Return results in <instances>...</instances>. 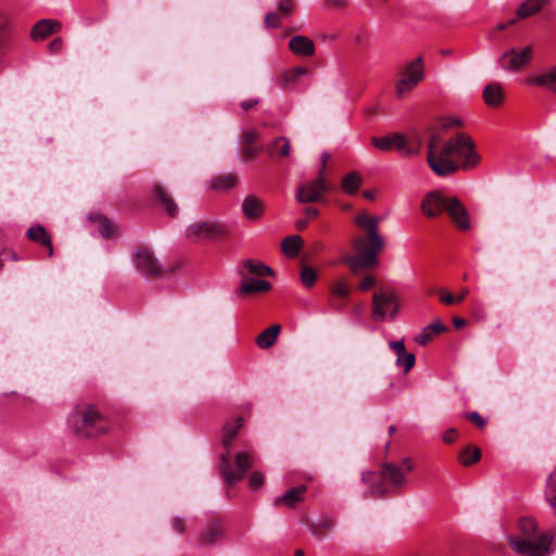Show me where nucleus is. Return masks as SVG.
Wrapping results in <instances>:
<instances>
[{"label": "nucleus", "instance_id": "nucleus-1", "mask_svg": "<svg viewBox=\"0 0 556 556\" xmlns=\"http://www.w3.org/2000/svg\"><path fill=\"white\" fill-rule=\"evenodd\" d=\"M381 220L382 217L371 216L367 212H361L355 217L354 223L364 231V235L355 238L353 242L357 255L345 260L354 274L362 268H371L378 264V254L386 245L384 238L379 233Z\"/></svg>", "mask_w": 556, "mask_h": 556}, {"label": "nucleus", "instance_id": "nucleus-2", "mask_svg": "<svg viewBox=\"0 0 556 556\" xmlns=\"http://www.w3.org/2000/svg\"><path fill=\"white\" fill-rule=\"evenodd\" d=\"M414 469V462L405 457L401 464L383 463L380 471L367 470L362 473V482L367 486L364 497H387L391 490L402 488L406 483V475Z\"/></svg>", "mask_w": 556, "mask_h": 556}, {"label": "nucleus", "instance_id": "nucleus-3", "mask_svg": "<svg viewBox=\"0 0 556 556\" xmlns=\"http://www.w3.org/2000/svg\"><path fill=\"white\" fill-rule=\"evenodd\" d=\"M555 541L556 531H540L536 521L531 517L520 518L518 534L509 536L511 548L528 556H548Z\"/></svg>", "mask_w": 556, "mask_h": 556}, {"label": "nucleus", "instance_id": "nucleus-4", "mask_svg": "<svg viewBox=\"0 0 556 556\" xmlns=\"http://www.w3.org/2000/svg\"><path fill=\"white\" fill-rule=\"evenodd\" d=\"M243 425V418L238 417L231 422H227L223 429V445L226 448V453L220 455L219 470L223 479L227 485H231L238 481H241L247 471L253 466L254 459L248 452H239L235 456L236 469L233 470L230 463L229 448L237 437L239 429Z\"/></svg>", "mask_w": 556, "mask_h": 556}, {"label": "nucleus", "instance_id": "nucleus-5", "mask_svg": "<svg viewBox=\"0 0 556 556\" xmlns=\"http://www.w3.org/2000/svg\"><path fill=\"white\" fill-rule=\"evenodd\" d=\"M421 211L428 217H437L446 212L458 229L467 230L470 227L468 212L463 203L457 198L445 197L440 191H431L425 195Z\"/></svg>", "mask_w": 556, "mask_h": 556}, {"label": "nucleus", "instance_id": "nucleus-6", "mask_svg": "<svg viewBox=\"0 0 556 556\" xmlns=\"http://www.w3.org/2000/svg\"><path fill=\"white\" fill-rule=\"evenodd\" d=\"M70 428L80 438L104 434L110 429L109 420L91 404H79L67 419Z\"/></svg>", "mask_w": 556, "mask_h": 556}, {"label": "nucleus", "instance_id": "nucleus-7", "mask_svg": "<svg viewBox=\"0 0 556 556\" xmlns=\"http://www.w3.org/2000/svg\"><path fill=\"white\" fill-rule=\"evenodd\" d=\"M473 140L465 132H458L451 138L443 147V160L454 161L452 155L456 156L457 170L459 168L468 170L473 168L480 162V155L475 150Z\"/></svg>", "mask_w": 556, "mask_h": 556}, {"label": "nucleus", "instance_id": "nucleus-8", "mask_svg": "<svg viewBox=\"0 0 556 556\" xmlns=\"http://www.w3.org/2000/svg\"><path fill=\"white\" fill-rule=\"evenodd\" d=\"M400 79L396 81L395 91L399 98H403L425 79L422 56H417L407 62L400 72Z\"/></svg>", "mask_w": 556, "mask_h": 556}, {"label": "nucleus", "instance_id": "nucleus-9", "mask_svg": "<svg viewBox=\"0 0 556 556\" xmlns=\"http://www.w3.org/2000/svg\"><path fill=\"white\" fill-rule=\"evenodd\" d=\"M227 233V227L215 220H198L190 224L186 229V237L192 243L214 241Z\"/></svg>", "mask_w": 556, "mask_h": 556}, {"label": "nucleus", "instance_id": "nucleus-10", "mask_svg": "<svg viewBox=\"0 0 556 556\" xmlns=\"http://www.w3.org/2000/svg\"><path fill=\"white\" fill-rule=\"evenodd\" d=\"M440 142V136L432 134L428 142L427 162L437 175L448 176L457 172L456 161L443 160V148L437 152Z\"/></svg>", "mask_w": 556, "mask_h": 556}, {"label": "nucleus", "instance_id": "nucleus-11", "mask_svg": "<svg viewBox=\"0 0 556 556\" xmlns=\"http://www.w3.org/2000/svg\"><path fill=\"white\" fill-rule=\"evenodd\" d=\"M396 296L393 292H376L372 296V318L382 321L386 318L393 319L397 313Z\"/></svg>", "mask_w": 556, "mask_h": 556}, {"label": "nucleus", "instance_id": "nucleus-12", "mask_svg": "<svg viewBox=\"0 0 556 556\" xmlns=\"http://www.w3.org/2000/svg\"><path fill=\"white\" fill-rule=\"evenodd\" d=\"M332 185L325 177L317 176L314 180L301 185L296 190V201L300 203H313L323 198L325 192L331 191Z\"/></svg>", "mask_w": 556, "mask_h": 556}, {"label": "nucleus", "instance_id": "nucleus-13", "mask_svg": "<svg viewBox=\"0 0 556 556\" xmlns=\"http://www.w3.org/2000/svg\"><path fill=\"white\" fill-rule=\"evenodd\" d=\"M226 533V522L225 520L217 516L212 515L208 517L205 526L201 530L199 534V544L206 546V545H213L220 540L224 539Z\"/></svg>", "mask_w": 556, "mask_h": 556}, {"label": "nucleus", "instance_id": "nucleus-14", "mask_svg": "<svg viewBox=\"0 0 556 556\" xmlns=\"http://www.w3.org/2000/svg\"><path fill=\"white\" fill-rule=\"evenodd\" d=\"M532 53L533 51L531 46H526L520 50L511 48L502 54L500 65L505 71H519L530 63Z\"/></svg>", "mask_w": 556, "mask_h": 556}, {"label": "nucleus", "instance_id": "nucleus-15", "mask_svg": "<svg viewBox=\"0 0 556 556\" xmlns=\"http://www.w3.org/2000/svg\"><path fill=\"white\" fill-rule=\"evenodd\" d=\"M135 264L146 277H157L162 274V266L149 248L141 247L136 251Z\"/></svg>", "mask_w": 556, "mask_h": 556}, {"label": "nucleus", "instance_id": "nucleus-16", "mask_svg": "<svg viewBox=\"0 0 556 556\" xmlns=\"http://www.w3.org/2000/svg\"><path fill=\"white\" fill-rule=\"evenodd\" d=\"M62 25L56 20L43 18L38 21L31 28L30 37L33 40H42L50 35L60 31Z\"/></svg>", "mask_w": 556, "mask_h": 556}, {"label": "nucleus", "instance_id": "nucleus-17", "mask_svg": "<svg viewBox=\"0 0 556 556\" xmlns=\"http://www.w3.org/2000/svg\"><path fill=\"white\" fill-rule=\"evenodd\" d=\"M273 274L274 271L269 266L265 265L261 261L255 260L243 261L239 269L240 277H266L271 276Z\"/></svg>", "mask_w": 556, "mask_h": 556}, {"label": "nucleus", "instance_id": "nucleus-18", "mask_svg": "<svg viewBox=\"0 0 556 556\" xmlns=\"http://www.w3.org/2000/svg\"><path fill=\"white\" fill-rule=\"evenodd\" d=\"M271 289V285L262 279H255L253 277H241V282L238 288V294H255L264 293Z\"/></svg>", "mask_w": 556, "mask_h": 556}, {"label": "nucleus", "instance_id": "nucleus-19", "mask_svg": "<svg viewBox=\"0 0 556 556\" xmlns=\"http://www.w3.org/2000/svg\"><path fill=\"white\" fill-rule=\"evenodd\" d=\"M265 211V204L255 195H248L242 202V213L251 222L262 218Z\"/></svg>", "mask_w": 556, "mask_h": 556}, {"label": "nucleus", "instance_id": "nucleus-20", "mask_svg": "<svg viewBox=\"0 0 556 556\" xmlns=\"http://www.w3.org/2000/svg\"><path fill=\"white\" fill-rule=\"evenodd\" d=\"M154 200L170 217H175L178 214V205L173 200L169 192L160 185H155L153 188Z\"/></svg>", "mask_w": 556, "mask_h": 556}, {"label": "nucleus", "instance_id": "nucleus-21", "mask_svg": "<svg viewBox=\"0 0 556 556\" xmlns=\"http://www.w3.org/2000/svg\"><path fill=\"white\" fill-rule=\"evenodd\" d=\"M527 83L531 86L544 87L556 94V65L539 75L529 77Z\"/></svg>", "mask_w": 556, "mask_h": 556}, {"label": "nucleus", "instance_id": "nucleus-22", "mask_svg": "<svg viewBox=\"0 0 556 556\" xmlns=\"http://www.w3.org/2000/svg\"><path fill=\"white\" fill-rule=\"evenodd\" d=\"M27 237L29 240L46 247L48 249L49 256L53 255L51 236L47 232L45 227L41 225L31 226L27 230Z\"/></svg>", "mask_w": 556, "mask_h": 556}, {"label": "nucleus", "instance_id": "nucleus-23", "mask_svg": "<svg viewBox=\"0 0 556 556\" xmlns=\"http://www.w3.org/2000/svg\"><path fill=\"white\" fill-rule=\"evenodd\" d=\"M290 50L298 55L309 56L314 54V42L306 36H295L289 41Z\"/></svg>", "mask_w": 556, "mask_h": 556}, {"label": "nucleus", "instance_id": "nucleus-24", "mask_svg": "<svg viewBox=\"0 0 556 556\" xmlns=\"http://www.w3.org/2000/svg\"><path fill=\"white\" fill-rule=\"evenodd\" d=\"M395 149L405 156H413L420 153L421 139L417 138L415 142H410L404 135L395 134Z\"/></svg>", "mask_w": 556, "mask_h": 556}, {"label": "nucleus", "instance_id": "nucleus-25", "mask_svg": "<svg viewBox=\"0 0 556 556\" xmlns=\"http://www.w3.org/2000/svg\"><path fill=\"white\" fill-rule=\"evenodd\" d=\"M266 151L270 157H288L291 153V143L286 137H277L268 143Z\"/></svg>", "mask_w": 556, "mask_h": 556}, {"label": "nucleus", "instance_id": "nucleus-26", "mask_svg": "<svg viewBox=\"0 0 556 556\" xmlns=\"http://www.w3.org/2000/svg\"><path fill=\"white\" fill-rule=\"evenodd\" d=\"M306 490L307 488L304 484L291 488L277 501V504L294 507L295 504L303 501Z\"/></svg>", "mask_w": 556, "mask_h": 556}, {"label": "nucleus", "instance_id": "nucleus-27", "mask_svg": "<svg viewBox=\"0 0 556 556\" xmlns=\"http://www.w3.org/2000/svg\"><path fill=\"white\" fill-rule=\"evenodd\" d=\"M281 330L280 325H274L267 329H265L263 332H261L256 338V344L261 349H269L271 348L278 338V334Z\"/></svg>", "mask_w": 556, "mask_h": 556}, {"label": "nucleus", "instance_id": "nucleus-28", "mask_svg": "<svg viewBox=\"0 0 556 556\" xmlns=\"http://www.w3.org/2000/svg\"><path fill=\"white\" fill-rule=\"evenodd\" d=\"M482 96L489 106H498L503 101V89L498 84H490L484 87Z\"/></svg>", "mask_w": 556, "mask_h": 556}, {"label": "nucleus", "instance_id": "nucleus-29", "mask_svg": "<svg viewBox=\"0 0 556 556\" xmlns=\"http://www.w3.org/2000/svg\"><path fill=\"white\" fill-rule=\"evenodd\" d=\"M238 182V178L232 174H220L214 176L210 181L208 186L213 190H229L233 188Z\"/></svg>", "mask_w": 556, "mask_h": 556}, {"label": "nucleus", "instance_id": "nucleus-30", "mask_svg": "<svg viewBox=\"0 0 556 556\" xmlns=\"http://www.w3.org/2000/svg\"><path fill=\"white\" fill-rule=\"evenodd\" d=\"M546 3V0H526L519 5L517 16L518 18L532 16L540 12Z\"/></svg>", "mask_w": 556, "mask_h": 556}, {"label": "nucleus", "instance_id": "nucleus-31", "mask_svg": "<svg viewBox=\"0 0 556 556\" xmlns=\"http://www.w3.org/2000/svg\"><path fill=\"white\" fill-rule=\"evenodd\" d=\"M303 244L300 236L293 235L286 237L281 242V250L288 257H295Z\"/></svg>", "mask_w": 556, "mask_h": 556}, {"label": "nucleus", "instance_id": "nucleus-32", "mask_svg": "<svg viewBox=\"0 0 556 556\" xmlns=\"http://www.w3.org/2000/svg\"><path fill=\"white\" fill-rule=\"evenodd\" d=\"M544 495L546 502L556 516V466L547 478Z\"/></svg>", "mask_w": 556, "mask_h": 556}, {"label": "nucleus", "instance_id": "nucleus-33", "mask_svg": "<svg viewBox=\"0 0 556 556\" xmlns=\"http://www.w3.org/2000/svg\"><path fill=\"white\" fill-rule=\"evenodd\" d=\"M308 73V70L305 67L296 66L286 71L281 77V86L283 88L292 87L296 84V81L304 75Z\"/></svg>", "mask_w": 556, "mask_h": 556}, {"label": "nucleus", "instance_id": "nucleus-34", "mask_svg": "<svg viewBox=\"0 0 556 556\" xmlns=\"http://www.w3.org/2000/svg\"><path fill=\"white\" fill-rule=\"evenodd\" d=\"M481 458V451L479 447L467 446L465 447L458 456V460L464 466H470L477 463Z\"/></svg>", "mask_w": 556, "mask_h": 556}, {"label": "nucleus", "instance_id": "nucleus-35", "mask_svg": "<svg viewBox=\"0 0 556 556\" xmlns=\"http://www.w3.org/2000/svg\"><path fill=\"white\" fill-rule=\"evenodd\" d=\"M362 184V178L357 173L348 174L342 180V190L346 194H354Z\"/></svg>", "mask_w": 556, "mask_h": 556}, {"label": "nucleus", "instance_id": "nucleus-36", "mask_svg": "<svg viewBox=\"0 0 556 556\" xmlns=\"http://www.w3.org/2000/svg\"><path fill=\"white\" fill-rule=\"evenodd\" d=\"M395 134L387 135L383 137H372L371 143L377 149H380L382 151H390L392 149H395L396 140Z\"/></svg>", "mask_w": 556, "mask_h": 556}, {"label": "nucleus", "instance_id": "nucleus-37", "mask_svg": "<svg viewBox=\"0 0 556 556\" xmlns=\"http://www.w3.org/2000/svg\"><path fill=\"white\" fill-rule=\"evenodd\" d=\"M10 36V22L7 14L0 12V56L2 55Z\"/></svg>", "mask_w": 556, "mask_h": 556}, {"label": "nucleus", "instance_id": "nucleus-38", "mask_svg": "<svg viewBox=\"0 0 556 556\" xmlns=\"http://www.w3.org/2000/svg\"><path fill=\"white\" fill-rule=\"evenodd\" d=\"M330 291L336 298L346 299L350 294L351 287L346 280L340 279L331 285Z\"/></svg>", "mask_w": 556, "mask_h": 556}, {"label": "nucleus", "instance_id": "nucleus-39", "mask_svg": "<svg viewBox=\"0 0 556 556\" xmlns=\"http://www.w3.org/2000/svg\"><path fill=\"white\" fill-rule=\"evenodd\" d=\"M317 277L318 274L313 267H302L300 280L305 288L311 289L315 285Z\"/></svg>", "mask_w": 556, "mask_h": 556}, {"label": "nucleus", "instance_id": "nucleus-40", "mask_svg": "<svg viewBox=\"0 0 556 556\" xmlns=\"http://www.w3.org/2000/svg\"><path fill=\"white\" fill-rule=\"evenodd\" d=\"M415 361V355L413 353H408L406 350L403 354L401 353L396 356V365L404 368L405 372H408L414 367Z\"/></svg>", "mask_w": 556, "mask_h": 556}, {"label": "nucleus", "instance_id": "nucleus-41", "mask_svg": "<svg viewBox=\"0 0 556 556\" xmlns=\"http://www.w3.org/2000/svg\"><path fill=\"white\" fill-rule=\"evenodd\" d=\"M333 528V522L329 518H325L320 520L317 525L312 527V533L319 540L325 538V531L331 530Z\"/></svg>", "mask_w": 556, "mask_h": 556}, {"label": "nucleus", "instance_id": "nucleus-42", "mask_svg": "<svg viewBox=\"0 0 556 556\" xmlns=\"http://www.w3.org/2000/svg\"><path fill=\"white\" fill-rule=\"evenodd\" d=\"M99 231L103 238H111L115 235V226L105 217L99 219Z\"/></svg>", "mask_w": 556, "mask_h": 556}, {"label": "nucleus", "instance_id": "nucleus-43", "mask_svg": "<svg viewBox=\"0 0 556 556\" xmlns=\"http://www.w3.org/2000/svg\"><path fill=\"white\" fill-rule=\"evenodd\" d=\"M260 134L255 129H244L242 131L241 140L243 146H254Z\"/></svg>", "mask_w": 556, "mask_h": 556}, {"label": "nucleus", "instance_id": "nucleus-44", "mask_svg": "<svg viewBox=\"0 0 556 556\" xmlns=\"http://www.w3.org/2000/svg\"><path fill=\"white\" fill-rule=\"evenodd\" d=\"M264 483V476L260 471H253L249 478V486L252 490L260 489Z\"/></svg>", "mask_w": 556, "mask_h": 556}, {"label": "nucleus", "instance_id": "nucleus-45", "mask_svg": "<svg viewBox=\"0 0 556 556\" xmlns=\"http://www.w3.org/2000/svg\"><path fill=\"white\" fill-rule=\"evenodd\" d=\"M5 260L18 261L20 257L17 256L16 252H14L13 250L8 249V248H0V270L3 267V262Z\"/></svg>", "mask_w": 556, "mask_h": 556}, {"label": "nucleus", "instance_id": "nucleus-46", "mask_svg": "<svg viewBox=\"0 0 556 556\" xmlns=\"http://www.w3.org/2000/svg\"><path fill=\"white\" fill-rule=\"evenodd\" d=\"M260 150H261V148L254 147L251 144L243 146L242 151H241L242 161L248 162L249 160L254 159L257 155V153L260 152Z\"/></svg>", "mask_w": 556, "mask_h": 556}, {"label": "nucleus", "instance_id": "nucleus-47", "mask_svg": "<svg viewBox=\"0 0 556 556\" xmlns=\"http://www.w3.org/2000/svg\"><path fill=\"white\" fill-rule=\"evenodd\" d=\"M264 22H265L266 27H268V28L280 27V17H279V14H277V13H274V12L267 13L265 15Z\"/></svg>", "mask_w": 556, "mask_h": 556}, {"label": "nucleus", "instance_id": "nucleus-48", "mask_svg": "<svg viewBox=\"0 0 556 556\" xmlns=\"http://www.w3.org/2000/svg\"><path fill=\"white\" fill-rule=\"evenodd\" d=\"M465 417L473 422L479 429H483L485 427L486 422L478 412L468 413Z\"/></svg>", "mask_w": 556, "mask_h": 556}, {"label": "nucleus", "instance_id": "nucleus-49", "mask_svg": "<svg viewBox=\"0 0 556 556\" xmlns=\"http://www.w3.org/2000/svg\"><path fill=\"white\" fill-rule=\"evenodd\" d=\"M438 293L440 295V301L445 305H454L457 303L455 295L445 291L444 289H439Z\"/></svg>", "mask_w": 556, "mask_h": 556}, {"label": "nucleus", "instance_id": "nucleus-50", "mask_svg": "<svg viewBox=\"0 0 556 556\" xmlns=\"http://www.w3.org/2000/svg\"><path fill=\"white\" fill-rule=\"evenodd\" d=\"M432 338L433 336L430 332V330L427 327H425L421 333L415 338V342L418 343L419 345H426L428 342L432 340Z\"/></svg>", "mask_w": 556, "mask_h": 556}, {"label": "nucleus", "instance_id": "nucleus-51", "mask_svg": "<svg viewBox=\"0 0 556 556\" xmlns=\"http://www.w3.org/2000/svg\"><path fill=\"white\" fill-rule=\"evenodd\" d=\"M294 8L293 0H280L278 2V10L282 15H289Z\"/></svg>", "mask_w": 556, "mask_h": 556}, {"label": "nucleus", "instance_id": "nucleus-52", "mask_svg": "<svg viewBox=\"0 0 556 556\" xmlns=\"http://www.w3.org/2000/svg\"><path fill=\"white\" fill-rule=\"evenodd\" d=\"M427 328L430 330L433 337L447 330V327L440 320L433 321L432 324L428 325Z\"/></svg>", "mask_w": 556, "mask_h": 556}, {"label": "nucleus", "instance_id": "nucleus-53", "mask_svg": "<svg viewBox=\"0 0 556 556\" xmlns=\"http://www.w3.org/2000/svg\"><path fill=\"white\" fill-rule=\"evenodd\" d=\"M376 283V279L372 275L366 276L358 285L361 291H367L372 288Z\"/></svg>", "mask_w": 556, "mask_h": 556}, {"label": "nucleus", "instance_id": "nucleus-54", "mask_svg": "<svg viewBox=\"0 0 556 556\" xmlns=\"http://www.w3.org/2000/svg\"><path fill=\"white\" fill-rule=\"evenodd\" d=\"M172 527L173 530L176 531L179 534H182L185 532V520L180 517H175L172 520Z\"/></svg>", "mask_w": 556, "mask_h": 556}, {"label": "nucleus", "instance_id": "nucleus-55", "mask_svg": "<svg viewBox=\"0 0 556 556\" xmlns=\"http://www.w3.org/2000/svg\"><path fill=\"white\" fill-rule=\"evenodd\" d=\"M389 346L396 353V356L401 353L403 354L404 351L406 350L403 340L390 341Z\"/></svg>", "mask_w": 556, "mask_h": 556}, {"label": "nucleus", "instance_id": "nucleus-56", "mask_svg": "<svg viewBox=\"0 0 556 556\" xmlns=\"http://www.w3.org/2000/svg\"><path fill=\"white\" fill-rule=\"evenodd\" d=\"M457 435V430L455 428H450L443 433V441L446 443H452L455 441Z\"/></svg>", "mask_w": 556, "mask_h": 556}, {"label": "nucleus", "instance_id": "nucleus-57", "mask_svg": "<svg viewBox=\"0 0 556 556\" xmlns=\"http://www.w3.org/2000/svg\"><path fill=\"white\" fill-rule=\"evenodd\" d=\"M330 155L327 153V152H323L321 155H320V167L318 169V174L317 176H323L324 177V173L326 170V167H327V162L329 160Z\"/></svg>", "mask_w": 556, "mask_h": 556}, {"label": "nucleus", "instance_id": "nucleus-58", "mask_svg": "<svg viewBox=\"0 0 556 556\" xmlns=\"http://www.w3.org/2000/svg\"><path fill=\"white\" fill-rule=\"evenodd\" d=\"M62 46L63 41L60 38H55L49 43L48 49L50 52L55 53L61 50Z\"/></svg>", "mask_w": 556, "mask_h": 556}, {"label": "nucleus", "instance_id": "nucleus-59", "mask_svg": "<svg viewBox=\"0 0 556 556\" xmlns=\"http://www.w3.org/2000/svg\"><path fill=\"white\" fill-rule=\"evenodd\" d=\"M257 103H258L257 99H252V100L243 101L241 103V108L244 111H249L250 109L254 108Z\"/></svg>", "mask_w": 556, "mask_h": 556}, {"label": "nucleus", "instance_id": "nucleus-60", "mask_svg": "<svg viewBox=\"0 0 556 556\" xmlns=\"http://www.w3.org/2000/svg\"><path fill=\"white\" fill-rule=\"evenodd\" d=\"M327 4L332 8H342L346 4V0H327Z\"/></svg>", "mask_w": 556, "mask_h": 556}, {"label": "nucleus", "instance_id": "nucleus-61", "mask_svg": "<svg viewBox=\"0 0 556 556\" xmlns=\"http://www.w3.org/2000/svg\"><path fill=\"white\" fill-rule=\"evenodd\" d=\"M469 294V289L464 287L456 298L457 303L462 302Z\"/></svg>", "mask_w": 556, "mask_h": 556}, {"label": "nucleus", "instance_id": "nucleus-62", "mask_svg": "<svg viewBox=\"0 0 556 556\" xmlns=\"http://www.w3.org/2000/svg\"><path fill=\"white\" fill-rule=\"evenodd\" d=\"M304 212H305L306 216L309 218H314L318 215V210L315 207H311V206L306 207Z\"/></svg>", "mask_w": 556, "mask_h": 556}, {"label": "nucleus", "instance_id": "nucleus-63", "mask_svg": "<svg viewBox=\"0 0 556 556\" xmlns=\"http://www.w3.org/2000/svg\"><path fill=\"white\" fill-rule=\"evenodd\" d=\"M453 325L455 326V328L459 329V328H463L465 325H466V319L464 318H460V317H455L453 319Z\"/></svg>", "mask_w": 556, "mask_h": 556}, {"label": "nucleus", "instance_id": "nucleus-64", "mask_svg": "<svg viewBox=\"0 0 556 556\" xmlns=\"http://www.w3.org/2000/svg\"><path fill=\"white\" fill-rule=\"evenodd\" d=\"M296 228L299 230H304L307 227V220L305 219H299L295 224Z\"/></svg>", "mask_w": 556, "mask_h": 556}]
</instances>
